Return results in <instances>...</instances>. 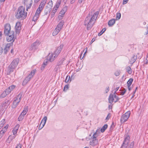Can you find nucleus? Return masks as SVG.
<instances>
[{"instance_id": "obj_1", "label": "nucleus", "mask_w": 148, "mask_h": 148, "mask_svg": "<svg viewBox=\"0 0 148 148\" xmlns=\"http://www.w3.org/2000/svg\"><path fill=\"white\" fill-rule=\"evenodd\" d=\"M99 14V12H96L94 14L90 19H88V17L86 18L84 24L85 25H87V30L90 29L92 27L98 17Z\"/></svg>"}, {"instance_id": "obj_2", "label": "nucleus", "mask_w": 148, "mask_h": 148, "mask_svg": "<svg viewBox=\"0 0 148 148\" xmlns=\"http://www.w3.org/2000/svg\"><path fill=\"white\" fill-rule=\"evenodd\" d=\"M27 14V12L25 11V8L23 6H20L18 9L15 16L18 19H24L26 17Z\"/></svg>"}, {"instance_id": "obj_3", "label": "nucleus", "mask_w": 148, "mask_h": 148, "mask_svg": "<svg viewBox=\"0 0 148 148\" xmlns=\"http://www.w3.org/2000/svg\"><path fill=\"white\" fill-rule=\"evenodd\" d=\"M130 137L127 136L125 137L123 144L121 147V148H133L134 144V142L129 143Z\"/></svg>"}, {"instance_id": "obj_4", "label": "nucleus", "mask_w": 148, "mask_h": 148, "mask_svg": "<svg viewBox=\"0 0 148 148\" xmlns=\"http://www.w3.org/2000/svg\"><path fill=\"white\" fill-rule=\"evenodd\" d=\"M99 130L97 129L96 131L94 133L92 136L91 137V139L90 142V144L92 146H95L98 144V140L97 138L98 136V134L99 133Z\"/></svg>"}, {"instance_id": "obj_5", "label": "nucleus", "mask_w": 148, "mask_h": 148, "mask_svg": "<svg viewBox=\"0 0 148 148\" xmlns=\"http://www.w3.org/2000/svg\"><path fill=\"white\" fill-rule=\"evenodd\" d=\"M19 62V60L16 59L13 60L8 68V71L10 73L13 71L17 66Z\"/></svg>"}, {"instance_id": "obj_6", "label": "nucleus", "mask_w": 148, "mask_h": 148, "mask_svg": "<svg viewBox=\"0 0 148 148\" xmlns=\"http://www.w3.org/2000/svg\"><path fill=\"white\" fill-rule=\"evenodd\" d=\"M64 24V22L63 21H61L58 23L52 33L53 36L58 34L62 29Z\"/></svg>"}, {"instance_id": "obj_7", "label": "nucleus", "mask_w": 148, "mask_h": 148, "mask_svg": "<svg viewBox=\"0 0 148 148\" xmlns=\"http://www.w3.org/2000/svg\"><path fill=\"white\" fill-rule=\"evenodd\" d=\"M5 35L7 36L6 40L8 42L12 41L13 42L16 38V37L14 35V32L12 31L8 32V34Z\"/></svg>"}, {"instance_id": "obj_8", "label": "nucleus", "mask_w": 148, "mask_h": 148, "mask_svg": "<svg viewBox=\"0 0 148 148\" xmlns=\"http://www.w3.org/2000/svg\"><path fill=\"white\" fill-rule=\"evenodd\" d=\"M36 71V70L35 69L32 70L31 71L30 73L26 77L23 81L22 83V85L23 86L26 85L30 79L33 77V76L34 75Z\"/></svg>"}, {"instance_id": "obj_9", "label": "nucleus", "mask_w": 148, "mask_h": 148, "mask_svg": "<svg viewBox=\"0 0 148 148\" xmlns=\"http://www.w3.org/2000/svg\"><path fill=\"white\" fill-rule=\"evenodd\" d=\"M21 95L19 94L14 99L12 106V108H15L20 101L21 99Z\"/></svg>"}, {"instance_id": "obj_10", "label": "nucleus", "mask_w": 148, "mask_h": 148, "mask_svg": "<svg viewBox=\"0 0 148 148\" xmlns=\"http://www.w3.org/2000/svg\"><path fill=\"white\" fill-rule=\"evenodd\" d=\"M53 5V2L52 0L49 1L47 3L45 10V13L46 15L49 13L51 11Z\"/></svg>"}, {"instance_id": "obj_11", "label": "nucleus", "mask_w": 148, "mask_h": 148, "mask_svg": "<svg viewBox=\"0 0 148 148\" xmlns=\"http://www.w3.org/2000/svg\"><path fill=\"white\" fill-rule=\"evenodd\" d=\"M130 111H127L123 114L121 119V123H124L126 122L130 117Z\"/></svg>"}, {"instance_id": "obj_12", "label": "nucleus", "mask_w": 148, "mask_h": 148, "mask_svg": "<svg viewBox=\"0 0 148 148\" xmlns=\"http://www.w3.org/2000/svg\"><path fill=\"white\" fill-rule=\"evenodd\" d=\"M118 99V97L116 96L115 94L110 95L108 98L109 102L110 103H112L113 102H117Z\"/></svg>"}, {"instance_id": "obj_13", "label": "nucleus", "mask_w": 148, "mask_h": 148, "mask_svg": "<svg viewBox=\"0 0 148 148\" xmlns=\"http://www.w3.org/2000/svg\"><path fill=\"white\" fill-rule=\"evenodd\" d=\"M40 45V42L39 40H36L31 45L32 50H34L38 48Z\"/></svg>"}, {"instance_id": "obj_14", "label": "nucleus", "mask_w": 148, "mask_h": 148, "mask_svg": "<svg viewBox=\"0 0 148 148\" xmlns=\"http://www.w3.org/2000/svg\"><path fill=\"white\" fill-rule=\"evenodd\" d=\"M21 23L20 22H17L15 27V32L16 34H19L21 30Z\"/></svg>"}, {"instance_id": "obj_15", "label": "nucleus", "mask_w": 148, "mask_h": 148, "mask_svg": "<svg viewBox=\"0 0 148 148\" xmlns=\"http://www.w3.org/2000/svg\"><path fill=\"white\" fill-rule=\"evenodd\" d=\"M11 27L9 24H6L4 26V33L5 34H7L8 32H10Z\"/></svg>"}, {"instance_id": "obj_16", "label": "nucleus", "mask_w": 148, "mask_h": 148, "mask_svg": "<svg viewBox=\"0 0 148 148\" xmlns=\"http://www.w3.org/2000/svg\"><path fill=\"white\" fill-rule=\"evenodd\" d=\"M47 119V117L46 116H45L42 119L39 127V130L42 129L46 123Z\"/></svg>"}, {"instance_id": "obj_17", "label": "nucleus", "mask_w": 148, "mask_h": 148, "mask_svg": "<svg viewBox=\"0 0 148 148\" xmlns=\"http://www.w3.org/2000/svg\"><path fill=\"white\" fill-rule=\"evenodd\" d=\"M28 0H24V3L25 5H26L27 9L30 8L31 7L32 3V0H31L28 3Z\"/></svg>"}, {"instance_id": "obj_18", "label": "nucleus", "mask_w": 148, "mask_h": 148, "mask_svg": "<svg viewBox=\"0 0 148 148\" xmlns=\"http://www.w3.org/2000/svg\"><path fill=\"white\" fill-rule=\"evenodd\" d=\"M47 0H42L39 5L38 9L42 10Z\"/></svg>"}, {"instance_id": "obj_19", "label": "nucleus", "mask_w": 148, "mask_h": 148, "mask_svg": "<svg viewBox=\"0 0 148 148\" xmlns=\"http://www.w3.org/2000/svg\"><path fill=\"white\" fill-rule=\"evenodd\" d=\"M56 57V56L52 53H49L48 56V58L51 62H53Z\"/></svg>"}, {"instance_id": "obj_20", "label": "nucleus", "mask_w": 148, "mask_h": 148, "mask_svg": "<svg viewBox=\"0 0 148 148\" xmlns=\"http://www.w3.org/2000/svg\"><path fill=\"white\" fill-rule=\"evenodd\" d=\"M19 125L18 124H17L15 127H14L12 130V132L13 135H15L16 134L17 131L18 130L19 127Z\"/></svg>"}, {"instance_id": "obj_21", "label": "nucleus", "mask_w": 148, "mask_h": 148, "mask_svg": "<svg viewBox=\"0 0 148 148\" xmlns=\"http://www.w3.org/2000/svg\"><path fill=\"white\" fill-rule=\"evenodd\" d=\"M12 45V44L10 43H8L6 45L4 49V52L5 53H6L9 50L10 48Z\"/></svg>"}, {"instance_id": "obj_22", "label": "nucleus", "mask_w": 148, "mask_h": 148, "mask_svg": "<svg viewBox=\"0 0 148 148\" xmlns=\"http://www.w3.org/2000/svg\"><path fill=\"white\" fill-rule=\"evenodd\" d=\"M64 46V45L62 44H61L56 50V53L57 52L58 53H60Z\"/></svg>"}, {"instance_id": "obj_23", "label": "nucleus", "mask_w": 148, "mask_h": 148, "mask_svg": "<svg viewBox=\"0 0 148 148\" xmlns=\"http://www.w3.org/2000/svg\"><path fill=\"white\" fill-rule=\"evenodd\" d=\"M9 93H10L8 92V91L7 90V89H6L1 94L0 97H1L4 98Z\"/></svg>"}, {"instance_id": "obj_24", "label": "nucleus", "mask_w": 148, "mask_h": 148, "mask_svg": "<svg viewBox=\"0 0 148 148\" xmlns=\"http://www.w3.org/2000/svg\"><path fill=\"white\" fill-rule=\"evenodd\" d=\"M61 0H58L56 2V5L54 7V8H55L56 9H58L61 4Z\"/></svg>"}, {"instance_id": "obj_25", "label": "nucleus", "mask_w": 148, "mask_h": 148, "mask_svg": "<svg viewBox=\"0 0 148 148\" xmlns=\"http://www.w3.org/2000/svg\"><path fill=\"white\" fill-rule=\"evenodd\" d=\"M115 20L114 19L110 20L108 23V25L110 26H112L115 23Z\"/></svg>"}, {"instance_id": "obj_26", "label": "nucleus", "mask_w": 148, "mask_h": 148, "mask_svg": "<svg viewBox=\"0 0 148 148\" xmlns=\"http://www.w3.org/2000/svg\"><path fill=\"white\" fill-rule=\"evenodd\" d=\"M137 58V56L134 55L133 57L130 60V62L131 63H134Z\"/></svg>"}, {"instance_id": "obj_27", "label": "nucleus", "mask_w": 148, "mask_h": 148, "mask_svg": "<svg viewBox=\"0 0 148 148\" xmlns=\"http://www.w3.org/2000/svg\"><path fill=\"white\" fill-rule=\"evenodd\" d=\"M15 87V86L12 85L11 86H9L8 88L7 89V90H8V92L10 93V92H11V91L14 89Z\"/></svg>"}, {"instance_id": "obj_28", "label": "nucleus", "mask_w": 148, "mask_h": 148, "mask_svg": "<svg viewBox=\"0 0 148 148\" xmlns=\"http://www.w3.org/2000/svg\"><path fill=\"white\" fill-rule=\"evenodd\" d=\"M28 110V108L27 107H26L24 108L23 110V111L21 113V115L23 116L25 115L27 113Z\"/></svg>"}, {"instance_id": "obj_29", "label": "nucleus", "mask_w": 148, "mask_h": 148, "mask_svg": "<svg viewBox=\"0 0 148 148\" xmlns=\"http://www.w3.org/2000/svg\"><path fill=\"white\" fill-rule=\"evenodd\" d=\"M57 10L58 9L53 8L51 16V18H52L54 16L55 14L57 12Z\"/></svg>"}, {"instance_id": "obj_30", "label": "nucleus", "mask_w": 148, "mask_h": 148, "mask_svg": "<svg viewBox=\"0 0 148 148\" xmlns=\"http://www.w3.org/2000/svg\"><path fill=\"white\" fill-rule=\"evenodd\" d=\"M66 8H67L66 6L64 8L61 10V11L60 12V14H61L64 15V14H65V13L66 12Z\"/></svg>"}, {"instance_id": "obj_31", "label": "nucleus", "mask_w": 148, "mask_h": 148, "mask_svg": "<svg viewBox=\"0 0 148 148\" xmlns=\"http://www.w3.org/2000/svg\"><path fill=\"white\" fill-rule=\"evenodd\" d=\"M108 125L107 124L104 125L101 129V131L102 132H103L107 128Z\"/></svg>"}, {"instance_id": "obj_32", "label": "nucleus", "mask_w": 148, "mask_h": 148, "mask_svg": "<svg viewBox=\"0 0 148 148\" xmlns=\"http://www.w3.org/2000/svg\"><path fill=\"white\" fill-rule=\"evenodd\" d=\"M127 72L129 74H131L132 73V71L131 68L129 66H128L126 68Z\"/></svg>"}, {"instance_id": "obj_33", "label": "nucleus", "mask_w": 148, "mask_h": 148, "mask_svg": "<svg viewBox=\"0 0 148 148\" xmlns=\"http://www.w3.org/2000/svg\"><path fill=\"white\" fill-rule=\"evenodd\" d=\"M39 16L38 15L35 14L32 19V21H34V22L36 21L38 19Z\"/></svg>"}, {"instance_id": "obj_34", "label": "nucleus", "mask_w": 148, "mask_h": 148, "mask_svg": "<svg viewBox=\"0 0 148 148\" xmlns=\"http://www.w3.org/2000/svg\"><path fill=\"white\" fill-rule=\"evenodd\" d=\"M42 10L38 8L36 10L35 14L39 16Z\"/></svg>"}, {"instance_id": "obj_35", "label": "nucleus", "mask_w": 148, "mask_h": 148, "mask_svg": "<svg viewBox=\"0 0 148 148\" xmlns=\"http://www.w3.org/2000/svg\"><path fill=\"white\" fill-rule=\"evenodd\" d=\"M133 79L130 78L129 80L127 81V86H130L132 82H133Z\"/></svg>"}, {"instance_id": "obj_36", "label": "nucleus", "mask_w": 148, "mask_h": 148, "mask_svg": "<svg viewBox=\"0 0 148 148\" xmlns=\"http://www.w3.org/2000/svg\"><path fill=\"white\" fill-rule=\"evenodd\" d=\"M5 123V119H3L0 122V127H3L4 124Z\"/></svg>"}, {"instance_id": "obj_37", "label": "nucleus", "mask_w": 148, "mask_h": 148, "mask_svg": "<svg viewBox=\"0 0 148 148\" xmlns=\"http://www.w3.org/2000/svg\"><path fill=\"white\" fill-rule=\"evenodd\" d=\"M106 30V28H103L102 30L98 34V35L99 36H101Z\"/></svg>"}, {"instance_id": "obj_38", "label": "nucleus", "mask_w": 148, "mask_h": 148, "mask_svg": "<svg viewBox=\"0 0 148 148\" xmlns=\"http://www.w3.org/2000/svg\"><path fill=\"white\" fill-rule=\"evenodd\" d=\"M6 132L5 130L2 129V130L0 132V138L2 137V135L4 134Z\"/></svg>"}, {"instance_id": "obj_39", "label": "nucleus", "mask_w": 148, "mask_h": 148, "mask_svg": "<svg viewBox=\"0 0 148 148\" xmlns=\"http://www.w3.org/2000/svg\"><path fill=\"white\" fill-rule=\"evenodd\" d=\"M121 17V14L120 13H117L116 14V19L119 20L120 19Z\"/></svg>"}, {"instance_id": "obj_40", "label": "nucleus", "mask_w": 148, "mask_h": 148, "mask_svg": "<svg viewBox=\"0 0 148 148\" xmlns=\"http://www.w3.org/2000/svg\"><path fill=\"white\" fill-rule=\"evenodd\" d=\"M16 136L15 135H10L8 138H9V139H10V140H12L13 139H14Z\"/></svg>"}, {"instance_id": "obj_41", "label": "nucleus", "mask_w": 148, "mask_h": 148, "mask_svg": "<svg viewBox=\"0 0 148 148\" xmlns=\"http://www.w3.org/2000/svg\"><path fill=\"white\" fill-rule=\"evenodd\" d=\"M63 60L62 59L60 60V61L57 64L58 65V66H60V65L62 64L63 62Z\"/></svg>"}, {"instance_id": "obj_42", "label": "nucleus", "mask_w": 148, "mask_h": 148, "mask_svg": "<svg viewBox=\"0 0 148 148\" xmlns=\"http://www.w3.org/2000/svg\"><path fill=\"white\" fill-rule=\"evenodd\" d=\"M24 118V116L21 114H20L18 118V120L20 121L22 120Z\"/></svg>"}, {"instance_id": "obj_43", "label": "nucleus", "mask_w": 148, "mask_h": 148, "mask_svg": "<svg viewBox=\"0 0 148 148\" xmlns=\"http://www.w3.org/2000/svg\"><path fill=\"white\" fill-rule=\"evenodd\" d=\"M70 79V77L69 76H67L66 79L65 81V82L67 83L69 81V80Z\"/></svg>"}, {"instance_id": "obj_44", "label": "nucleus", "mask_w": 148, "mask_h": 148, "mask_svg": "<svg viewBox=\"0 0 148 148\" xmlns=\"http://www.w3.org/2000/svg\"><path fill=\"white\" fill-rule=\"evenodd\" d=\"M114 127V123L113 122L110 126V130L112 131V130L113 129Z\"/></svg>"}, {"instance_id": "obj_45", "label": "nucleus", "mask_w": 148, "mask_h": 148, "mask_svg": "<svg viewBox=\"0 0 148 148\" xmlns=\"http://www.w3.org/2000/svg\"><path fill=\"white\" fill-rule=\"evenodd\" d=\"M63 16H64L63 15H62L61 14H60L59 15V16H58V18L60 20L62 19L63 18Z\"/></svg>"}, {"instance_id": "obj_46", "label": "nucleus", "mask_w": 148, "mask_h": 148, "mask_svg": "<svg viewBox=\"0 0 148 148\" xmlns=\"http://www.w3.org/2000/svg\"><path fill=\"white\" fill-rule=\"evenodd\" d=\"M69 88V86L68 85H65L64 88L63 90L65 91L68 90Z\"/></svg>"}, {"instance_id": "obj_47", "label": "nucleus", "mask_w": 148, "mask_h": 148, "mask_svg": "<svg viewBox=\"0 0 148 148\" xmlns=\"http://www.w3.org/2000/svg\"><path fill=\"white\" fill-rule=\"evenodd\" d=\"M21 147L22 145L21 144L19 143L17 145L15 148H21Z\"/></svg>"}, {"instance_id": "obj_48", "label": "nucleus", "mask_w": 148, "mask_h": 148, "mask_svg": "<svg viewBox=\"0 0 148 148\" xmlns=\"http://www.w3.org/2000/svg\"><path fill=\"white\" fill-rule=\"evenodd\" d=\"M86 0H78V3L79 4H81L84 1Z\"/></svg>"}, {"instance_id": "obj_49", "label": "nucleus", "mask_w": 148, "mask_h": 148, "mask_svg": "<svg viewBox=\"0 0 148 148\" xmlns=\"http://www.w3.org/2000/svg\"><path fill=\"white\" fill-rule=\"evenodd\" d=\"M110 117V114H108L107 117L106 118V120H108Z\"/></svg>"}, {"instance_id": "obj_50", "label": "nucleus", "mask_w": 148, "mask_h": 148, "mask_svg": "<svg viewBox=\"0 0 148 148\" xmlns=\"http://www.w3.org/2000/svg\"><path fill=\"white\" fill-rule=\"evenodd\" d=\"M53 54H54V55H55L56 56V57H57L58 56L59 54H60V53H58L57 52H56V51H55Z\"/></svg>"}, {"instance_id": "obj_51", "label": "nucleus", "mask_w": 148, "mask_h": 148, "mask_svg": "<svg viewBox=\"0 0 148 148\" xmlns=\"http://www.w3.org/2000/svg\"><path fill=\"white\" fill-rule=\"evenodd\" d=\"M128 0H123V4H126Z\"/></svg>"}, {"instance_id": "obj_52", "label": "nucleus", "mask_w": 148, "mask_h": 148, "mask_svg": "<svg viewBox=\"0 0 148 148\" xmlns=\"http://www.w3.org/2000/svg\"><path fill=\"white\" fill-rule=\"evenodd\" d=\"M95 40V38H93L92 39V40H91V42H90V44H92V43L93 42H94Z\"/></svg>"}, {"instance_id": "obj_53", "label": "nucleus", "mask_w": 148, "mask_h": 148, "mask_svg": "<svg viewBox=\"0 0 148 148\" xmlns=\"http://www.w3.org/2000/svg\"><path fill=\"white\" fill-rule=\"evenodd\" d=\"M3 51V49L2 47H0V53H2Z\"/></svg>"}, {"instance_id": "obj_54", "label": "nucleus", "mask_w": 148, "mask_h": 148, "mask_svg": "<svg viewBox=\"0 0 148 148\" xmlns=\"http://www.w3.org/2000/svg\"><path fill=\"white\" fill-rule=\"evenodd\" d=\"M109 90V87H108L107 88L106 90V93H107Z\"/></svg>"}, {"instance_id": "obj_55", "label": "nucleus", "mask_w": 148, "mask_h": 148, "mask_svg": "<svg viewBox=\"0 0 148 148\" xmlns=\"http://www.w3.org/2000/svg\"><path fill=\"white\" fill-rule=\"evenodd\" d=\"M115 75L116 76H118L119 75V72H116L115 73Z\"/></svg>"}, {"instance_id": "obj_56", "label": "nucleus", "mask_w": 148, "mask_h": 148, "mask_svg": "<svg viewBox=\"0 0 148 148\" xmlns=\"http://www.w3.org/2000/svg\"><path fill=\"white\" fill-rule=\"evenodd\" d=\"M12 140H10V139H9V138H8V139H7V142L9 143H10V142Z\"/></svg>"}, {"instance_id": "obj_57", "label": "nucleus", "mask_w": 148, "mask_h": 148, "mask_svg": "<svg viewBox=\"0 0 148 148\" xmlns=\"http://www.w3.org/2000/svg\"><path fill=\"white\" fill-rule=\"evenodd\" d=\"M75 0H71L70 3L71 4H73L75 2Z\"/></svg>"}, {"instance_id": "obj_58", "label": "nucleus", "mask_w": 148, "mask_h": 148, "mask_svg": "<svg viewBox=\"0 0 148 148\" xmlns=\"http://www.w3.org/2000/svg\"><path fill=\"white\" fill-rule=\"evenodd\" d=\"M8 126L6 125V126H5L4 127V129H3V130H5V131H6V129H7L8 128Z\"/></svg>"}, {"instance_id": "obj_59", "label": "nucleus", "mask_w": 148, "mask_h": 148, "mask_svg": "<svg viewBox=\"0 0 148 148\" xmlns=\"http://www.w3.org/2000/svg\"><path fill=\"white\" fill-rule=\"evenodd\" d=\"M119 87H117L116 88V89L115 90V91L114 94H115V93H116V92L119 89Z\"/></svg>"}, {"instance_id": "obj_60", "label": "nucleus", "mask_w": 148, "mask_h": 148, "mask_svg": "<svg viewBox=\"0 0 148 148\" xmlns=\"http://www.w3.org/2000/svg\"><path fill=\"white\" fill-rule=\"evenodd\" d=\"M2 35V33L1 32H0V39L1 38V36Z\"/></svg>"}, {"instance_id": "obj_61", "label": "nucleus", "mask_w": 148, "mask_h": 148, "mask_svg": "<svg viewBox=\"0 0 148 148\" xmlns=\"http://www.w3.org/2000/svg\"><path fill=\"white\" fill-rule=\"evenodd\" d=\"M145 64H147L148 63V61H147L146 60L144 62Z\"/></svg>"}, {"instance_id": "obj_62", "label": "nucleus", "mask_w": 148, "mask_h": 148, "mask_svg": "<svg viewBox=\"0 0 148 148\" xmlns=\"http://www.w3.org/2000/svg\"><path fill=\"white\" fill-rule=\"evenodd\" d=\"M125 92H126V91H125L123 92H122V93L121 94L122 95H123Z\"/></svg>"}, {"instance_id": "obj_63", "label": "nucleus", "mask_w": 148, "mask_h": 148, "mask_svg": "<svg viewBox=\"0 0 148 148\" xmlns=\"http://www.w3.org/2000/svg\"><path fill=\"white\" fill-rule=\"evenodd\" d=\"M127 87L129 90H131V87H130V86H127Z\"/></svg>"}, {"instance_id": "obj_64", "label": "nucleus", "mask_w": 148, "mask_h": 148, "mask_svg": "<svg viewBox=\"0 0 148 148\" xmlns=\"http://www.w3.org/2000/svg\"><path fill=\"white\" fill-rule=\"evenodd\" d=\"M137 88H138L137 87H136L135 90V91H134L133 92L134 94L135 93L136 90L137 89Z\"/></svg>"}]
</instances>
